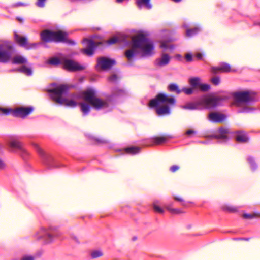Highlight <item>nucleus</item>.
Masks as SVG:
<instances>
[{"instance_id":"nucleus-18","label":"nucleus","mask_w":260,"mask_h":260,"mask_svg":"<svg viewBox=\"0 0 260 260\" xmlns=\"http://www.w3.org/2000/svg\"><path fill=\"white\" fill-rule=\"evenodd\" d=\"M236 140L239 143H247L249 141V138L245 134L242 132H238Z\"/></svg>"},{"instance_id":"nucleus-39","label":"nucleus","mask_w":260,"mask_h":260,"mask_svg":"<svg viewBox=\"0 0 260 260\" xmlns=\"http://www.w3.org/2000/svg\"><path fill=\"white\" fill-rule=\"evenodd\" d=\"M38 44L36 43H28L27 41L24 47L27 49H30L36 47Z\"/></svg>"},{"instance_id":"nucleus-32","label":"nucleus","mask_w":260,"mask_h":260,"mask_svg":"<svg viewBox=\"0 0 260 260\" xmlns=\"http://www.w3.org/2000/svg\"><path fill=\"white\" fill-rule=\"evenodd\" d=\"M19 71L27 76H30L32 74L31 70L25 66L22 67V68L20 69Z\"/></svg>"},{"instance_id":"nucleus-10","label":"nucleus","mask_w":260,"mask_h":260,"mask_svg":"<svg viewBox=\"0 0 260 260\" xmlns=\"http://www.w3.org/2000/svg\"><path fill=\"white\" fill-rule=\"evenodd\" d=\"M97 62L98 66H99L102 70H109L116 63L114 59L106 57L98 58Z\"/></svg>"},{"instance_id":"nucleus-5","label":"nucleus","mask_w":260,"mask_h":260,"mask_svg":"<svg viewBox=\"0 0 260 260\" xmlns=\"http://www.w3.org/2000/svg\"><path fill=\"white\" fill-rule=\"evenodd\" d=\"M14 48L11 43L5 42L0 44V62H7L12 57Z\"/></svg>"},{"instance_id":"nucleus-51","label":"nucleus","mask_w":260,"mask_h":260,"mask_svg":"<svg viewBox=\"0 0 260 260\" xmlns=\"http://www.w3.org/2000/svg\"><path fill=\"white\" fill-rule=\"evenodd\" d=\"M21 260H34V257L31 255H25Z\"/></svg>"},{"instance_id":"nucleus-35","label":"nucleus","mask_w":260,"mask_h":260,"mask_svg":"<svg viewBox=\"0 0 260 260\" xmlns=\"http://www.w3.org/2000/svg\"><path fill=\"white\" fill-rule=\"evenodd\" d=\"M51 230L52 231V233H47L46 236L50 239H52V238L54 236H57L58 235L57 233H55V232H57V230L56 228H51Z\"/></svg>"},{"instance_id":"nucleus-57","label":"nucleus","mask_w":260,"mask_h":260,"mask_svg":"<svg viewBox=\"0 0 260 260\" xmlns=\"http://www.w3.org/2000/svg\"><path fill=\"white\" fill-rule=\"evenodd\" d=\"M6 165L3 160L0 158V169H3L5 168Z\"/></svg>"},{"instance_id":"nucleus-49","label":"nucleus","mask_w":260,"mask_h":260,"mask_svg":"<svg viewBox=\"0 0 260 260\" xmlns=\"http://www.w3.org/2000/svg\"><path fill=\"white\" fill-rule=\"evenodd\" d=\"M180 167L178 165H174L170 167V170L172 172H175L179 169Z\"/></svg>"},{"instance_id":"nucleus-43","label":"nucleus","mask_w":260,"mask_h":260,"mask_svg":"<svg viewBox=\"0 0 260 260\" xmlns=\"http://www.w3.org/2000/svg\"><path fill=\"white\" fill-rule=\"evenodd\" d=\"M46 0H37L36 5L40 8H43L45 7Z\"/></svg>"},{"instance_id":"nucleus-16","label":"nucleus","mask_w":260,"mask_h":260,"mask_svg":"<svg viewBox=\"0 0 260 260\" xmlns=\"http://www.w3.org/2000/svg\"><path fill=\"white\" fill-rule=\"evenodd\" d=\"M68 37V34L61 30L53 31V41L57 42H63Z\"/></svg>"},{"instance_id":"nucleus-15","label":"nucleus","mask_w":260,"mask_h":260,"mask_svg":"<svg viewBox=\"0 0 260 260\" xmlns=\"http://www.w3.org/2000/svg\"><path fill=\"white\" fill-rule=\"evenodd\" d=\"M41 37L44 42H48L53 41V31L49 30H44L41 32Z\"/></svg>"},{"instance_id":"nucleus-37","label":"nucleus","mask_w":260,"mask_h":260,"mask_svg":"<svg viewBox=\"0 0 260 260\" xmlns=\"http://www.w3.org/2000/svg\"><path fill=\"white\" fill-rule=\"evenodd\" d=\"M119 41L118 37L114 36L107 41V43L109 44H115Z\"/></svg>"},{"instance_id":"nucleus-33","label":"nucleus","mask_w":260,"mask_h":260,"mask_svg":"<svg viewBox=\"0 0 260 260\" xmlns=\"http://www.w3.org/2000/svg\"><path fill=\"white\" fill-rule=\"evenodd\" d=\"M166 209L169 211L170 213L173 214H179L182 213L180 210L177 209H173L169 206H166Z\"/></svg>"},{"instance_id":"nucleus-36","label":"nucleus","mask_w":260,"mask_h":260,"mask_svg":"<svg viewBox=\"0 0 260 260\" xmlns=\"http://www.w3.org/2000/svg\"><path fill=\"white\" fill-rule=\"evenodd\" d=\"M211 83L215 86H217L220 84V79L219 77L215 76L211 79Z\"/></svg>"},{"instance_id":"nucleus-47","label":"nucleus","mask_w":260,"mask_h":260,"mask_svg":"<svg viewBox=\"0 0 260 260\" xmlns=\"http://www.w3.org/2000/svg\"><path fill=\"white\" fill-rule=\"evenodd\" d=\"M243 217L246 219H252L254 218V213L253 214H244Z\"/></svg>"},{"instance_id":"nucleus-56","label":"nucleus","mask_w":260,"mask_h":260,"mask_svg":"<svg viewBox=\"0 0 260 260\" xmlns=\"http://www.w3.org/2000/svg\"><path fill=\"white\" fill-rule=\"evenodd\" d=\"M219 132L220 134L226 135L228 133V130L224 128H220L219 129Z\"/></svg>"},{"instance_id":"nucleus-26","label":"nucleus","mask_w":260,"mask_h":260,"mask_svg":"<svg viewBox=\"0 0 260 260\" xmlns=\"http://www.w3.org/2000/svg\"><path fill=\"white\" fill-rule=\"evenodd\" d=\"M125 91L124 90L116 88L113 91L112 95L113 96H121L125 95Z\"/></svg>"},{"instance_id":"nucleus-38","label":"nucleus","mask_w":260,"mask_h":260,"mask_svg":"<svg viewBox=\"0 0 260 260\" xmlns=\"http://www.w3.org/2000/svg\"><path fill=\"white\" fill-rule=\"evenodd\" d=\"M0 111L4 114L7 115L9 113L12 112L13 113V110L9 108L0 107Z\"/></svg>"},{"instance_id":"nucleus-25","label":"nucleus","mask_w":260,"mask_h":260,"mask_svg":"<svg viewBox=\"0 0 260 260\" xmlns=\"http://www.w3.org/2000/svg\"><path fill=\"white\" fill-rule=\"evenodd\" d=\"M168 90L171 92H175L177 94H179L181 92V90L179 89L178 86L175 84H170L168 87Z\"/></svg>"},{"instance_id":"nucleus-53","label":"nucleus","mask_w":260,"mask_h":260,"mask_svg":"<svg viewBox=\"0 0 260 260\" xmlns=\"http://www.w3.org/2000/svg\"><path fill=\"white\" fill-rule=\"evenodd\" d=\"M248 161L251 164V167H254L256 166V164L254 162V159L252 157H249L248 158Z\"/></svg>"},{"instance_id":"nucleus-46","label":"nucleus","mask_w":260,"mask_h":260,"mask_svg":"<svg viewBox=\"0 0 260 260\" xmlns=\"http://www.w3.org/2000/svg\"><path fill=\"white\" fill-rule=\"evenodd\" d=\"M181 92H184L187 95H190L193 93V89L192 88H183Z\"/></svg>"},{"instance_id":"nucleus-13","label":"nucleus","mask_w":260,"mask_h":260,"mask_svg":"<svg viewBox=\"0 0 260 260\" xmlns=\"http://www.w3.org/2000/svg\"><path fill=\"white\" fill-rule=\"evenodd\" d=\"M208 118L212 122L220 123H223L225 121L226 118V116L223 113L213 112L209 113Z\"/></svg>"},{"instance_id":"nucleus-4","label":"nucleus","mask_w":260,"mask_h":260,"mask_svg":"<svg viewBox=\"0 0 260 260\" xmlns=\"http://www.w3.org/2000/svg\"><path fill=\"white\" fill-rule=\"evenodd\" d=\"M233 97L238 104H247L255 100L256 93L251 90L239 91L234 93Z\"/></svg>"},{"instance_id":"nucleus-2","label":"nucleus","mask_w":260,"mask_h":260,"mask_svg":"<svg viewBox=\"0 0 260 260\" xmlns=\"http://www.w3.org/2000/svg\"><path fill=\"white\" fill-rule=\"evenodd\" d=\"M82 98L86 102L79 103L81 110L84 115H87L90 111L89 104L96 109H100L107 107L108 104L107 101L103 100L97 96L96 92L92 89H89L82 93Z\"/></svg>"},{"instance_id":"nucleus-45","label":"nucleus","mask_w":260,"mask_h":260,"mask_svg":"<svg viewBox=\"0 0 260 260\" xmlns=\"http://www.w3.org/2000/svg\"><path fill=\"white\" fill-rule=\"evenodd\" d=\"M153 209L156 212H157L159 213H162L164 212L163 209H162L159 207H158L157 205H156L155 204V203H154V204H153Z\"/></svg>"},{"instance_id":"nucleus-30","label":"nucleus","mask_w":260,"mask_h":260,"mask_svg":"<svg viewBox=\"0 0 260 260\" xmlns=\"http://www.w3.org/2000/svg\"><path fill=\"white\" fill-rule=\"evenodd\" d=\"M91 257L92 258H96L103 255V252L101 250H94L91 252Z\"/></svg>"},{"instance_id":"nucleus-40","label":"nucleus","mask_w":260,"mask_h":260,"mask_svg":"<svg viewBox=\"0 0 260 260\" xmlns=\"http://www.w3.org/2000/svg\"><path fill=\"white\" fill-rule=\"evenodd\" d=\"M200 89L204 92L207 91L210 89V86L207 84H201L199 85Z\"/></svg>"},{"instance_id":"nucleus-7","label":"nucleus","mask_w":260,"mask_h":260,"mask_svg":"<svg viewBox=\"0 0 260 260\" xmlns=\"http://www.w3.org/2000/svg\"><path fill=\"white\" fill-rule=\"evenodd\" d=\"M83 43L85 47L81 49V52L88 56L93 55L95 48L101 44V42L94 41L90 38H84Z\"/></svg>"},{"instance_id":"nucleus-19","label":"nucleus","mask_w":260,"mask_h":260,"mask_svg":"<svg viewBox=\"0 0 260 260\" xmlns=\"http://www.w3.org/2000/svg\"><path fill=\"white\" fill-rule=\"evenodd\" d=\"M15 39L16 41L21 46L24 47L26 44L27 41V38L25 37L21 36L20 35L15 34Z\"/></svg>"},{"instance_id":"nucleus-59","label":"nucleus","mask_w":260,"mask_h":260,"mask_svg":"<svg viewBox=\"0 0 260 260\" xmlns=\"http://www.w3.org/2000/svg\"><path fill=\"white\" fill-rule=\"evenodd\" d=\"M16 20L18 22H19L20 23H23V19L20 17H17Z\"/></svg>"},{"instance_id":"nucleus-48","label":"nucleus","mask_w":260,"mask_h":260,"mask_svg":"<svg viewBox=\"0 0 260 260\" xmlns=\"http://www.w3.org/2000/svg\"><path fill=\"white\" fill-rule=\"evenodd\" d=\"M144 7L148 10H150L152 8L150 0H147L146 2H144Z\"/></svg>"},{"instance_id":"nucleus-27","label":"nucleus","mask_w":260,"mask_h":260,"mask_svg":"<svg viewBox=\"0 0 260 260\" xmlns=\"http://www.w3.org/2000/svg\"><path fill=\"white\" fill-rule=\"evenodd\" d=\"M153 142L156 145H160V144L165 142L167 140L166 137H156L153 139Z\"/></svg>"},{"instance_id":"nucleus-63","label":"nucleus","mask_w":260,"mask_h":260,"mask_svg":"<svg viewBox=\"0 0 260 260\" xmlns=\"http://www.w3.org/2000/svg\"><path fill=\"white\" fill-rule=\"evenodd\" d=\"M38 151L40 153L42 152V150L40 149V147L37 146Z\"/></svg>"},{"instance_id":"nucleus-11","label":"nucleus","mask_w":260,"mask_h":260,"mask_svg":"<svg viewBox=\"0 0 260 260\" xmlns=\"http://www.w3.org/2000/svg\"><path fill=\"white\" fill-rule=\"evenodd\" d=\"M34 108L31 106H20L13 111V115L16 117H25L32 112Z\"/></svg>"},{"instance_id":"nucleus-22","label":"nucleus","mask_w":260,"mask_h":260,"mask_svg":"<svg viewBox=\"0 0 260 260\" xmlns=\"http://www.w3.org/2000/svg\"><path fill=\"white\" fill-rule=\"evenodd\" d=\"M60 59L57 57H52L50 58L47 61V63L53 66H57L61 63Z\"/></svg>"},{"instance_id":"nucleus-55","label":"nucleus","mask_w":260,"mask_h":260,"mask_svg":"<svg viewBox=\"0 0 260 260\" xmlns=\"http://www.w3.org/2000/svg\"><path fill=\"white\" fill-rule=\"evenodd\" d=\"M196 134V132L193 129H189L186 131V134L187 136H190L192 135H194Z\"/></svg>"},{"instance_id":"nucleus-3","label":"nucleus","mask_w":260,"mask_h":260,"mask_svg":"<svg viewBox=\"0 0 260 260\" xmlns=\"http://www.w3.org/2000/svg\"><path fill=\"white\" fill-rule=\"evenodd\" d=\"M176 99L172 96H168L163 93L157 94L156 97L150 100L149 105L155 107L156 114L159 116L169 115L171 113L169 104L174 105Z\"/></svg>"},{"instance_id":"nucleus-41","label":"nucleus","mask_w":260,"mask_h":260,"mask_svg":"<svg viewBox=\"0 0 260 260\" xmlns=\"http://www.w3.org/2000/svg\"><path fill=\"white\" fill-rule=\"evenodd\" d=\"M118 79V77L116 74H113L108 78V80L112 83H116Z\"/></svg>"},{"instance_id":"nucleus-23","label":"nucleus","mask_w":260,"mask_h":260,"mask_svg":"<svg viewBox=\"0 0 260 260\" xmlns=\"http://www.w3.org/2000/svg\"><path fill=\"white\" fill-rule=\"evenodd\" d=\"M140 151V148L138 147H131L125 149V152L130 155H135Z\"/></svg>"},{"instance_id":"nucleus-64","label":"nucleus","mask_w":260,"mask_h":260,"mask_svg":"<svg viewBox=\"0 0 260 260\" xmlns=\"http://www.w3.org/2000/svg\"><path fill=\"white\" fill-rule=\"evenodd\" d=\"M172 1H173V2H175V3H179L182 0H171Z\"/></svg>"},{"instance_id":"nucleus-14","label":"nucleus","mask_w":260,"mask_h":260,"mask_svg":"<svg viewBox=\"0 0 260 260\" xmlns=\"http://www.w3.org/2000/svg\"><path fill=\"white\" fill-rule=\"evenodd\" d=\"M171 60L170 56L166 53H162L161 56L155 60V64L158 67H162L167 66Z\"/></svg>"},{"instance_id":"nucleus-58","label":"nucleus","mask_w":260,"mask_h":260,"mask_svg":"<svg viewBox=\"0 0 260 260\" xmlns=\"http://www.w3.org/2000/svg\"><path fill=\"white\" fill-rule=\"evenodd\" d=\"M25 5L22 3H16L14 5V7H21V6H25Z\"/></svg>"},{"instance_id":"nucleus-61","label":"nucleus","mask_w":260,"mask_h":260,"mask_svg":"<svg viewBox=\"0 0 260 260\" xmlns=\"http://www.w3.org/2000/svg\"><path fill=\"white\" fill-rule=\"evenodd\" d=\"M196 56L198 59H201L202 57V55L201 53H198L196 54Z\"/></svg>"},{"instance_id":"nucleus-6","label":"nucleus","mask_w":260,"mask_h":260,"mask_svg":"<svg viewBox=\"0 0 260 260\" xmlns=\"http://www.w3.org/2000/svg\"><path fill=\"white\" fill-rule=\"evenodd\" d=\"M72 87H73L72 86L61 84L55 88L48 90L47 92L51 93L50 97L51 99L56 102V99L57 98L63 99L62 98V95L67 93Z\"/></svg>"},{"instance_id":"nucleus-42","label":"nucleus","mask_w":260,"mask_h":260,"mask_svg":"<svg viewBox=\"0 0 260 260\" xmlns=\"http://www.w3.org/2000/svg\"><path fill=\"white\" fill-rule=\"evenodd\" d=\"M147 0H137L136 4L139 9H141L143 7H144V2H146Z\"/></svg>"},{"instance_id":"nucleus-52","label":"nucleus","mask_w":260,"mask_h":260,"mask_svg":"<svg viewBox=\"0 0 260 260\" xmlns=\"http://www.w3.org/2000/svg\"><path fill=\"white\" fill-rule=\"evenodd\" d=\"M185 58L188 61H191L192 60V55L191 53H186L185 55Z\"/></svg>"},{"instance_id":"nucleus-62","label":"nucleus","mask_w":260,"mask_h":260,"mask_svg":"<svg viewBox=\"0 0 260 260\" xmlns=\"http://www.w3.org/2000/svg\"><path fill=\"white\" fill-rule=\"evenodd\" d=\"M129 0H116V2L117 3H121L124 1H127L128 2Z\"/></svg>"},{"instance_id":"nucleus-17","label":"nucleus","mask_w":260,"mask_h":260,"mask_svg":"<svg viewBox=\"0 0 260 260\" xmlns=\"http://www.w3.org/2000/svg\"><path fill=\"white\" fill-rule=\"evenodd\" d=\"M56 103L60 105L64 104L69 107H75L77 105V103L73 100H69L67 99L57 98L56 99Z\"/></svg>"},{"instance_id":"nucleus-12","label":"nucleus","mask_w":260,"mask_h":260,"mask_svg":"<svg viewBox=\"0 0 260 260\" xmlns=\"http://www.w3.org/2000/svg\"><path fill=\"white\" fill-rule=\"evenodd\" d=\"M222 100L221 97L211 95L205 97L203 102L207 107L214 108L219 105Z\"/></svg>"},{"instance_id":"nucleus-24","label":"nucleus","mask_w":260,"mask_h":260,"mask_svg":"<svg viewBox=\"0 0 260 260\" xmlns=\"http://www.w3.org/2000/svg\"><path fill=\"white\" fill-rule=\"evenodd\" d=\"M221 209L223 211L228 213H236L238 211L236 207L226 205L222 206Z\"/></svg>"},{"instance_id":"nucleus-9","label":"nucleus","mask_w":260,"mask_h":260,"mask_svg":"<svg viewBox=\"0 0 260 260\" xmlns=\"http://www.w3.org/2000/svg\"><path fill=\"white\" fill-rule=\"evenodd\" d=\"M211 71L214 74L236 72L237 71L236 69H232L231 65L227 62H222L220 66L218 67H211Z\"/></svg>"},{"instance_id":"nucleus-54","label":"nucleus","mask_w":260,"mask_h":260,"mask_svg":"<svg viewBox=\"0 0 260 260\" xmlns=\"http://www.w3.org/2000/svg\"><path fill=\"white\" fill-rule=\"evenodd\" d=\"M174 199L176 201L181 202L182 205L185 206L184 201L182 198L175 197L174 198Z\"/></svg>"},{"instance_id":"nucleus-28","label":"nucleus","mask_w":260,"mask_h":260,"mask_svg":"<svg viewBox=\"0 0 260 260\" xmlns=\"http://www.w3.org/2000/svg\"><path fill=\"white\" fill-rule=\"evenodd\" d=\"M200 31V29L199 27H195L192 29H187L186 31V35L188 37H191Z\"/></svg>"},{"instance_id":"nucleus-1","label":"nucleus","mask_w":260,"mask_h":260,"mask_svg":"<svg viewBox=\"0 0 260 260\" xmlns=\"http://www.w3.org/2000/svg\"><path fill=\"white\" fill-rule=\"evenodd\" d=\"M132 45L131 49L125 51V55L128 60H131L138 53L139 48L145 55H150L154 49L153 44L143 34H138L132 38Z\"/></svg>"},{"instance_id":"nucleus-21","label":"nucleus","mask_w":260,"mask_h":260,"mask_svg":"<svg viewBox=\"0 0 260 260\" xmlns=\"http://www.w3.org/2000/svg\"><path fill=\"white\" fill-rule=\"evenodd\" d=\"M12 62L15 64L25 63L27 62V60L22 56L16 55L13 58Z\"/></svg>"},{"instance_id":"nucleus-29","label":"nucleus","mask_w":260,"mask_h":260,"mask_svg":"<svg viewBox=\"0 0 260 260\" xmlns=\"http://www.w3.org/2000/svg\"><path fill=\"white\" fill-rule=\"evenodd\" d=\"M10 147L18 149H21L22 148V144L21 142L17 141H12L10 142Z\"/></svg>"},{"instance_id":"nucleus-50","label":"nucleus","mask_w":260,"mask_h":260,"mask_svg":"<svg viewBox=\"0 0 260 260\" xmlns=\"http://www.w3.org/2000/svg\"><path fill=\"white\" fill-rule=\"evenodd\" d=\"M64 42H66L71 45H75L76 44L74 40L69 39L67 37H66V39L64 40Z\"/></svg>"},{"instance_id":"nucleus-60","label":"nucleus","mask_w":260,"mask_h":260,"mask_svg":"<svg viewBox=\"0 0 260 260\" xmlns=\"http://www.w3.org/2000/svg\"><path fill=\"white\" fill-rule=\"evenodd\" d=\"M254 218H260V213H254Z\"/></svg>"},{"instance_id":"nucleus-8","label":"nucleus","mask_w":260,"mask_h":260,"mask_svg":"<svg viewBox=\"0 0 260 260\" xmlns=\"http://www.w3.org/2000/svg\"><path fill=\"white\" fill-rule=\"evenodd\" d=\"M63 69L69 72L82 71L84 68L78 62L73 59L64 58L63 59Z\"/></svg>"},{"instance_id":"nucleus-34","label":"nucleus","mask_w":260,"mask_h":260,"mask_svg":"<svg viewBox=\"0 0 260 260\" xmlns=\"http://www.w3.org/2000/svg\"><path fill=\"white\" fill-rule=\"evenodd\" d=\"M212 138L216 139H222V140H226L228 139L226 135H223V134H219L216 135H212Z\"/></svg>"},{"instance_id":"nucleus-31","label":"nucleus","mask_w":260,"mask_h":260,"mask_svg":"<svg viewBox=\"0 0 260 260\" xmlns=\"http://www.w3.org/2000/svg\"><path fill=\"white\" fill-rule=\"evenodd\" d=\"M200 82V79L199 78H191L189 80V83L190 85L193 87H196L197 86H199V83Z\"/></svg>"},{"instance_id":"nucleus-20","label":"nucleus","mask_w":260,"mask_h":260,"mask_svg":"<svg viewBox=\"0 0 260 260\" xmlns=\"http://www.w3.org/2000/svg\"><path fill=\"white\" fill-rule=\"evenodd\" d=\"M199 106V104L197 103H188L183 105H181V107L182 108L184 109H189V110H194L198 108Z\"/></svg>"},{"instance_id":"nucleus-44","label":"nucleus","mask_w":260,"mask_h":260,"mask_svg":"<svg viewBox=\"0 0 260 260\" xmlns=\"http://www.w3.org/2000/svg\"><path fill=\"white\" fill-rule=\"evenodd\" d=\"M94 140L96 144H106L108 143V141L106 140L103 139L94 138Z\"/></svg>"}]
</instances>
